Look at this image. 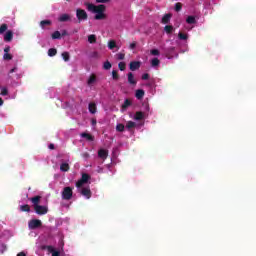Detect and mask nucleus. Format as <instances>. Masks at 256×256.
Listing matches in <instances>:
<instances>
[{
  "label": "nucleus",
  "mask_w": 256,
  "mask_h": 256,
  "mask_svg": "<svg viewBox=\"0 0 256 256\" xmlns=\"http://www.w3.org/2000/svg\"><path fill=\"white\" fill-rule=\"evenodd\" d=\"M91 176L88 174H82V177L80 180L77 181L76 187L78 189V193H81L85 199H91V195L93 193L91 192Z\"/></svg>",
  "instance_id": "obj_1"
},
{
  "label": "nucleus",
  "mask_w": 256,
  "mask_h": 256,
  "mask_svg": "<svg viewBox=\"0 0 256 256\" xmlns=\"http://www.w3.org/2000/svg\"><path fill=\"white\" fill-rule=\"evenodd\" d=\"M86 7L90 13H94V19L96 21H103V19H107V14H105V5H94L86 3Z\"/></svg>",
  "instance_id": "obj_2"
},
{
  "label": "nucleus",
  "mask_w": 256,
  "mask_h": 256,
  "mask_svg": "<svg viewBox=\"0 0 256 256\" xmlns=\"http://www.w3.org/2000/svg\"><path fill=\"white\" fill-rule=\"evenodd\" d=\"M73 197V189L71 187H65L62 191V199L69 201Z\"/></svg>",
  "instance_id": "obj_3"
},
{
  "label": "nucleus",
  "mask_w": 256,
  "mask_h": 256,
  "mask_svg": "<svg viewBox=\"0 0 256 256\" xmlns=\"http://www.w3.org/2000/svg\"><path fill=\"white\" fill-rule=\"evenodd\" d=\"M42 222L39 219H32L28 222V228L29 229H39L41 227Z\"/></svg>",
  "instance_id": "obj_4"
},
{
  "label": "nucleus",
  "mask_w": 256,
  "mask_h": 256,
  "mask_svg": "<svg viewBox=\"0 0 256 256\" xmlns=\"http://www.w3.org/2000/svg\"><path fill=\"white\" fill-rule=\"evenodd\" d=\"M34 211L37 213V215H47L49 209L47 206H41L38 204V206L34 207Z\"/></svg>",
  "instance_id": "obj_5"
},
{
  "label": "nucleus",
  "mask_w": 256,
  "mask_h": 256,
  "mask_svg": "<svg viewBox=\"0 0 256 256\" xmlns=\"http://www.w3.org/2000/svg\"><path fill=\"white\" fill-rule=\"evenodd\" d=\"M76 16L79 21H87V12L83 9H77Z\"/></svg>",
  "instance_id": "obj_6"
},
{
  "label": "nucleus",
  "mask_w": 256,
  "mask_h": 256,
  "mask_svg": "<svg viewBox=\"0 0 256 256\" xmlns=\"http://www.w3.org/2000/svg\"><path fill=\"white\" fill-rule=\"evenodd\" d=\"M130 119H134V121H143L145 119V113L136 112L135 114H130Z\"/></svg>",
  "instance_id": "obj_7"
},
{
  "label": "nucleus",
  "mask_w": 256,
  "mask_h": 256,
  "mask_svg": "<svg viewBox=\"0 0 256 256\" xmlns=\"http://www.w3.org/2000/svg\"><path fill=\"white\" fill-rule=\"evenodd\" d=\"M98 157L102 161H105V159H107V157H109V151H107V149L101 148L100 150H98Z\"/></svg>",
  "instance_id": "obj_8"
},
{
  "label": "nucleus",
  "mask_w": 256,
  "mask_h": 256,
  "mask_svg": "<svg viewBox=\"0 0 256 256\" xmlns=\"http://www.w3.org/2000/svg\"><path fill=\"white\" fill-rule=\"evenodd\" d=\"M141 67V62L139 61H132L130 62L129 69L130 71H137Z\"/></svg>",
  "instance_id": "obj_9"
},
{
  "label": "nucleus",
  "mask_w": 256,
  "mask_h": 256,
  "mask_svg": "<svg viewBox=\"0 0 256 256\" xmlns=\"http://www.w3.org/2000/svg\"><path fill=\"white\" fill-rule=\"evenodd\" d=\"M58 21H60V23H65L67 21H71V15H69V14H61L58 17Z\"/></svg>",
  "instance_id": "obj_10"
},
{
  "label": "nucleus",
  "mask_w": 256,
  "mask_h": 256,
  "mask_svg": "<svg viewBox=\"0 0 256 256\" xmlns=\"http://www.w3.org/2000/svg\"><path fill=\"white\" fill-rule=\"evenodd\" d=\"M96 83H97V76H95V75L89 76V78L87 80L88 87H93V85H95Z\"/></svg>",
  "instance_id": "obj_11"
},
{
  "label": "nucleus",
  "mask_w": 256,
  "mask_h": 256,
  "mask_svg": "<svg viewBox=\"0 0 256 256\" xmlns=\"http://www.w3.org/2000/svg\"><path fill=\"white\" fill-rule=\"evenodd\" d=\"M4 41L9 43L10 41H13V32L11 30L6 31L4 34Z\"/></svg>",
  "instance_id": "obj_12"
},
{
  "label": "nucleus",
  "mask_w": 256,
  "mask_h": 256,
  "mask_svg": "<svg viewBox=\"0 0 256 256\" xmlns=\"http://www.w3.org/2000/svg\"><path fill=\"white\" fill-rule=\"evenodd\" d=\"M108 49H110L111 51H113V49H116V51H119V46H117V42H115V40H110L108 42Z\"/></svg>",
  "instance_id": "obj_13"
},
{
  "label": "nucleus",
  "mask_w": 256,
  "mask_h": 256,
  "mask_svg": "<svg viewBox=\"0 0 256 256\" xmlns=\"http://www.w3.org/2000/svg\"><path fill=\"white\" fill-rule=\"evenodd\" d=\"M150 65L151 67H153V69H157V67L161 65V61L158 58H153L152 60H150Z\"/></svg>",
  "instance_id": "obj_14"
},
{
  "label": "nucleus",
  "mask_w": 256,
  "mask_h": 256,
  "mask_svg": "<svg viewBox=\"0 0 256 256\" xmlns=\"http://www.w3.org/2000/svg\"><path fill=\"white\" fill-rule=\"evenodd\" d=\"M48 252L51 253L52 256H61V252L57 251L53 246H48Z\"/></svg>",
  "instance_id": "obj_15"
},
{
  "label": "nucleus",
  "mask_w": 256,
  "mask_h": 256,
  "mask_svg": "<svg viewBox=\"0 0 256 256\" xmlns=\"http://www.w3.org/2000/svg\"><path fill=\"white\" fill-rule=\"evenodd\" d=\"M80 137L82 139H86V141H94V138L91 134L87 133V132H83L80 134Z\"/></svg>",
  "instance_id": "obj_16"
},
{
  "label": "nucleus",
  "mask_w": 256,
  "mask_h": 256,
  "mask_svg": "<svg viewBox=\"0 0 256 256\" xmlns=\"http://www.w3.org/2000/svg\"><path fill=\"white\" fill-rule=\"evenodd\" d=\"M128 83L130 85H137V80H135V76L131 72L128 73Z\"/></svg>",
  "instance_id": "obj_17"
},
{
  "label": "nucleus",
  "mask_w": 256,
  "mask_h": 256,
  "mask_svg": "<svg viewBox=\"0 0 256 256\" xmlns=\"http://www.w3.org/2000/svg\"><path fill=\"white\" fill-rule=\"evenodd\" d=\"M60 171H62L63 173H66V171H69V161L61 163Z\"/></svg>",
  "instance_id": "obj_18"
},
{
  "label": "nucleus",
  "mask_w": 256,
  "mask_h": 256,
  "mask_svg": "<svg viewBox=\"0 0 256 256\" xmlns=\"http://www.w3.org/2000/svg\"><path fill=\"white\" fill-rule=\"evenodd\" d=\"M88 109H89L90 113H92V115H95V113H97V104L90 103L88 106Z\"/></svg>",
  "instance_id": "obj_19"
},
{
  "label": "nucleus",
  "mask_w": 256,
  "mask_h": 256,
  "mask_svg": "<svg viewBox=\"0 0 256 256\" xmlns=\"http://www.w3.org/2000/svg\"><path fill=\"white\" fill-rule=\"evenodd\" d=\"M125 127L128 131H131V129H135V127H137V123H135L133 121H128V122H126Z\"/></svg>",
  "instance_id": "obj_20"
},
{
  "label": "nucleus",
  "mask_w": 256,
  "mask_h": 256,
  "mask_svg": "<svg viewBox=\"0 0 256 256\" xmlns=\"http://www.w3.org/2000/svg\"><path fill=\"white\" fill-rule=\"evenodd\" d=\"M32 202L33 207H37L39 205V201H41V196H36L30 199Z\"/></svg>",
  "instance_id": "obj_21"
},
{
  "label": "nucleus",
  "mask_w": 256,
  "mask_h": 256,
  "mask_svg": "<svg viewBox=\"0 0 256 256\" xmlns=\"http://www.w3.org/2000/svg\"><path fill=\"white\" fill-rule=\"evenodd\" d=\"M88 43L90 44L97 43V36L94 34H90L88 36Z\"/></svg>",
  "instance_id": "obj_22"
},
{
  "label": "nucleus",
  "mask_w": 256,
  "mask_h": 256,
  "mask_svg": "<svg viewBox=\"0 0 256 256\" xmlns=\"http://www.w3.org/2000/svg\"><path fill=\"white\" fill-rule=\"evenodd\" d=\"M129 107H131V102L129 99H126L122 105V111H127Z\"/></svg>",
  "instance_id": "obj_23"
},
{
  "label": "nucleus",
  "mask_w": 256,
  "mask_h": 256,
  "mask_svg": "<svg viewBox=\"0 0 256 256\" xmlns=\"http://www.w3.org/2000/svg\"><path fill=\"white\" fill-rule=\"evenodd\" d=\"M169 21H171V14L164 15L163 18H162V23L164 25H167V23H169Z\"/></svg>",
  "instance_id": "obj_24"
},
{
  "label": "nucleus",
  "mask_w": 256,
  "mask_h": 256,
  "mask_svg": "<svg viewBox=\"0 0 256 256\" xmlns=\"http://www.w3.org/2000/svg\"><path fill=\"white\" fill-rule=\"evenodd\" d=\"M178 39H180V41H187V39H189V35L183 34L182 32H179L178 33Z\"/></svg>",
  "instance_id": "obj_25"
},
{
  "label": "nucleus",
  "mask_w": 256,
  "mask_h": 256,
  "mask_svg": "<svg viewBox=\"0 0 256 256\" xmlns=\"http://www.w3.org/2000/svg\"><path fill=\"white\" fill-rule=\"evenodd\" d=\"M186 23H188L189 25H194V23H196L195 17L194 16H188L186 19Z\"/></svg>",
  "instance_id": "obj_26"
},
{
  "label": "nucleus",
  "mask_w": 256,
  "mask_h": 256,
  "mask_svg": "<svg viewBox=\"0 0 256 256\" xmlns=\"http://www.w3.org/2000/svg\"><path fill=\"white\" fill-rule=\"evenodd\" d=\"M164 31H165V33H168V34L173 33V31H175V28L171 25H167L164 27Z\"/></svg>",
  "instance_id": "obj_27"
},
{
  "label": "nucleus",
  "mask_w": 256,
  "mask_h": 256,
  "mask_svg": "<svg viewBox=\"0 0 256 256\" xmlns=\"http://www.w3.org/2000/svg\"><path fill=\"white\" fill-rule=\"evenodd\" d=\"M142 97H145V91L139 89L136 91V98L141 99Z\"/></svg>",
  "instance_id": "obj_28"
},
{
  "label": "nucleus",
  "mask_w": 256,
  "mask_h": 256,
  "mask_svg": "<svg viewBox=\"0 0 256 256\" xmlns=\"http://www.w3.org/2000/svg\"><path fill=\"white\" fill-rule=\"evenodd\" d=\"M48 55H49V57H55V56L57 55V49H55V48H50V49L48 50Z\"/></svg>",
  "instance_id": "obj_29"
},
{
  "label": "nucleus",
  "mask_w": 256,
  "mask_h": 256,
  "mask_svg": "<svg viewBox=\"0 0 256 256\" xmlns=\"http://www.w3.org/2000/svg\"><path fill=\"white\" fill-rule=\"evenodd\" d=\"M116 131H118L119 133H123V131H125V125L117 124L116 125Z\"/></svg>",
  "instance_id": "obj_30"
},
{
  "label": "nucleus",
  "mask_w": 256,
  "mask_h": 256,
  "mask_svg": "<svg viewBox=\"0 0 256 256\" xmlns=\"http://www.w3.org/2000/svg\"><path fill=\"white\" fill-rule=\"evenodd\" d=\"M20 211L29 213L31 208H29V205H20Z\"/></svg>",
  "instance_id": "obj_31"
},
{
  "label": "nucleus",
  "mask_w": 256,
  "mask_h": 256,
  "mask_svg": "<svg viewBox=\"0 0 256 256\" xmlns=\"http://www.w3.org/2000/svg\"><path fill=\"white\" fill-rule=\"evenodd\" d=\"M52 39H61V32L55 31V32L52 34Z\"/></svg>",
  "instance_id": "obj_32"
},
{
  "label": "nucleus",
  "mask_w": 256,
  "mask_h": 256,
  "mask_svg": "<svg viewBox=\"0 0 256 256\" xmlns=\"http://www.w3.org/2000/svg\"><path fill=\"white\" fill-rule=\"evenodd\" d=\"M3 59L5 61H11V59H13V56L11 54H9V53H4Z\"/></svg>",
  "instance_id": "obj_33"
},
{
  "label": "nucleus",
  "mask_w": 256,
  "mask_h": 256,
  "mask_svg": "<svg viewBox=\"0 0 256 256\" xmlns=\"http://www.w3.org/2000/svg\"><path fill=\"white\" fill-rule=\"evenodd\" d=\"M0 89V95H2L3 97H5V95H8L9 91L7 90V87H1Z\"/></svg>",
  "instance_id": "obj_34"
},
{
  "label": "nucleus",
  "mask_w": 256,
  "mask_h": 256,
  "mask_svg": "<svg viewBox=\"0 0 256 256\" xmlns=\"http://www.w3.org/2000/svg\"><path fill=\"white\" fill-rule=\"evenodd\" d=\"M45 25H51V21L49 20H44L40 22V27H42V29L45 28Z\"/></svg>",
  "instance_id": "obj_35"
},
{
  "label": "nucleus",
  "mask_w": 256,
  "mask_h": 256,
  "mask_svg": "<svg viewBox=\"0 0 256 256\" xmlns=\"http://www.w3.org/2000/svg\"><path fill=\"white\" fill-rule=\"evenodd\" d=\"M5 31H7V24H2L0 26V35H3V33H5Z\"/></svg>",
  "instance_id": "obj_36"
},
{
  "label": "nucleus",
  "mask_w": 256,
  "mask_h": 256,
  "mask_svg": "<svg viewBox=\"0 0 256 256\" xmlns=\"http://www.w3.org/2000/svg\"><path fill=\"white\" fill-rule=\"evenodd\" d=\"M150 55H153L154 57H159L160 52L157 49H152L150 51Z\"/></svg>",
  "instance_id": "obj_37"
},
{
  "label": "nucleus",
  "mask_w": 256,
  "mask_h": 256,
  "mask_svg": "<svg viewBox=\"0 0 256 256\" xmlns=\"http://www.w3.org/2000/svg\"><path fill=\"white\" fill-rule=\"evenodd\" d=\"M116 59H118L119 61H123V59H125V54L123 53L116 54Z\"/></svg>",
  "instance_id": "obj_38"
},
{
  "label": "nucleus",
  "mask_w": 256,
  "mask_h": 256,
  "mask_svg": "<svg viewBox=\"0 0 256 256\" xmlns=\"http://www.w3.org/2000/svg\"><path fill=\"white\" fill-rule=\"evenodd\" d=\"M118 67H119L120 71H125V67H126L125 62H120V63L118 64Z\"/></svg>",
  "instance_id": "obj_39"
},
{
  "label": "nucleus",
  "mask_w": 256,
  "mask_h": 256,
  "mask_svg": "<svg viewBox=\"0 0 256 256\" xmlns=\"http://www.w3.org/2000/svg\"><path fill=\"white\" fill-rule=\"evenodd\" d=\"M103 67H104V69H106V70L111 69V62L106 61V62L104 63V65H103Z\"/></svg>",
  "instance_id": "obj_40"
},
{
  "label": "nucleus",
  "mask_w": 256,
  "mask_h": 256,
  "mask_svg": "<svg viewBox=\"0 0 256 256\" xmlns=\"http://www.w3.org/2000/svg\"><path fill=\"white\" fill-rule=\"evenodd\" d=\"M112 79H114L115 81H117V79H119V74H117V71H112Z\"/></svg>",
  "instance_id": "obj_41"
},
{
  "label": "nucleus",
  "mask_w": 256,
  "mask_h": 256,
  "mask_svg": "<svg viewBox=\"0 0 256 256\" xmlns=\"http://www.w3.org/2000/svg\"><path fill=\"white\" fill-rule=\"evenodd\" d=\"M62 59H64L65 61H69V54H68V52H63L62 53Z\"/></svg>",
  "instance_id": "obj_42"
},
{
  "label": "nucleus",
  "mask_w": 256,
  "mask_h": 256,
  "mask_svg": "<svg viewBox=\"0 0 256 256\" xmlns=\"http://www.w3.org/2000/svg\"><path fill=\"white\" fill-rule=\"evenodd\" d=\"M175 11H181V3L175 4Z\"/></svg>",
  "instance_id": "obj_43"
},
{
  "label": "nucleus",
  "mask_w": 256,
  "mask_h": 256,
  "mask_svg": "<svg viewBox=\"0 0 256 256\" xmlns=\"http://www.w3.org/2000/svg\"><path fill=\"white\" fill-rule=\"evenodd\" d=\"M135 47H137V42L130 43L129 49H135Z\"/></svg>",
  "instance_id": "obj_44"
},
{
  "label": "nucleus",
  "mask_w": 256,
  "mask_h": 256,
  "mask_svg": "<svg viewBox=\"0 0 256 256\" xmlns=\"http://www.w3.org/2000/svg\"><path fill=\"white\" fill-rule=\"evenodd\" d=\"M142 79L143 81H147V79H149V75L147 73L143 74Z\"/></svg>",
  "instance_id": "obj_45"
},
{
  "label": "nucleus",
  "mask_w": 256,
  "mask_h": 256,
  "mask_svg": "<svg viewBox=\"0 0 256 256\" xmlns=\"http://www.w3.org/2000/svg\"><path fill=\"white\" fill-rule=\"evenodd\" d=\"M83 159H89V153L85 152L82 154Z\"/></svg>",
  "instance_id": "obj_46"
},
{
  "label": "nucleus",
  "mask_w": 256,
  "mask_h": 256,
  "mask_svg": "<svg viewBox=\"0 0 256 256\" xmlns=\"http://www.w3.org/2000/svg\"><path fill=\"white\" fill-rule=\"evenodd\" d=\"M5 251H7V246L2 245L1 246V253H5Z\"/></svg>",
  "instance_id": "obj_47"
},
{
  "label": "nucleus",
  "mask_w": 256,
  "mask_h": 256,
  "mask_svg": "<svg viewBox=\"0 0 256 256\" xmlns=\"http://www.w3.org/2000/svg\"><path fill=\"white\" fill-rule=\"evenodd\" d=\"M96 3H109V0H96Z\"/></svg>",
  "instance_id": "obj_48"
},
{
  "label": "nucleus",
  "mask_w": 256,
  "mask_h": 256,
  "mask_svg": "<svg viewBox=\"0 0 256 256\" xmlns=\"http://www.w3.org/2000/svg\"><path fill=\"white\" fill-rule=\"evenodd\" d=\"M9 51H11V47L7 46V47L4 49V53H9Z\"/></svg>",
  "instance_id": "obj_49"
},
{
  "label": "nucleus",
  "mask_w": 256,
  "mask_h": 256,
  "mask_svg": "<svg viewBox=\"0 0 256 256\" xmlns=\"http://www.w3.org/2000/svg\"><path fill=\"white\" fill-rule=\"evenodd\" d=\"M175 48H168V49H166L165 51H166V53H167V55H169V52L170 51H173Z\"/></svg>",
  "instance_id": "obj_50"
},
{
  "label": "nucleus",
  "mask_w": 256,
  "mask_h": 256,
  "mask_svg": "<svg viewBox=\"0 0 256 256\" xmlns=\"http://www.w3.org/2000/svg\"><path fill=\"white\" fill-rule=\"evenodd\" d=\"M92 125H93V126H96V125H97V120L93 119V120H92Z\"/></svg>",
  "instance_id": "obj_51"
},
{
  "label": "nucleus",
  "mask_w": 256,
  "mask_h": 256,
  "mask_svg": "<svg viewBox=\"0 0 256 256\" xmlns=\"http://www.w3.org/2000/svg\"><path fill=\"white\" fill-rule=\"evenodd\" d=\"M17 256H26L25 252H20L17 254Z\"/></svg>",
  "instance_id": "obj_52"
},
{
  "label": "nucleus",
  "mask_w": 256,
  "mask_h": 256,
  "mask_svg": "<svg viewBox=\"0 0 256 256\" xmlns=\"http://www.w3.org/2000/svg\"><path fill=\"white\" fill-rule=\"evenodd\" d=\"M61 35L62 37H65V35H67V31L63 30Z\"/></svg>",
  "instance_id": "obj_53"
},
{
  "label": "nucleus",
  "mask_w": 256,
  "mask_h": 256,
  "mask_svg": "<svg viewBox=\"0 0 256 256\" xmlns=\"http://www.w3.org/2000/svg\"><path fill=\"white\" fill-rule=\"evenodd\" d=\"M49 149H55V145L50 144V145H49Z\"/></svg>",
  "instance_id": "obj_54"
},
{
  "label": "nucleus",
  "mask_w": 256,
  "mask_h": 256,
  "mask_svg": "<svg viewBox=\"0 0 256 256\" xmlns=\"http://www.w3.org/2000/svg\"><path fill=\"white\" fill-rule=\"evenodd\" d=\"M17 71V68H13L10 73H15Z\"/></svg>",
  "instance_id": "obj_55"
},
{
  "label": "nucleus",
  "mask_w": 256,
  "mask_h": 256,
  "mask_svg": "<svg viewBox=\"0 0 256 256\" xmlns=\"http://www.w3.org/2000/svg\"><path fill=\"white\" fill-rule=\"evenodd\" d=\"M0 107H3V99L0 98Z\"/></svg>",
  "instance_id": "obj_56"
},
{
  "label": "nucleus",
  "mask_w": 256,
  "mask_h": 256,
  "mask_svg": "<svg viewBox=\"0 0 256 256\" xmlns=\"http://www.w3.org/2000/svg\"><path fill=\"white\" fill-rule=\"evenodd\" d=\"M188 29V31H191V28H187Z\"/></svg>",
  "instance_id": "obj_57"
},
{
  "label": "nucleus",
  "mask_w": 256,
  "mask_h": 256,
  "mask_svg": "<svg viewBox=\"0 0 256 256\" xmlns=\"http://www.w3.org/2000/svg\"><path fill=\"white\" fill-rule=\"evenodd\" d=\"M62 107H67V105L65 106V105H62Z\"/></svg>",
  "instance_id": "obj_58"
}]
</instances>
